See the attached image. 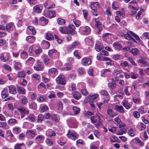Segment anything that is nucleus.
<instances>
[{
    "label": "nucleus",
    "mask_w": 149,
    "mask_h": 149,
    "mask_svg": "<svg viewBox=\"0 0 149 149\" xmlns=\"http://www.w3.org/2000/svg\"><path fill=\"white\" fill-rule=\"evenodd\" d=\"M79 31L82 35H88L90 34L91 29L88 26H86L85 27H81L79 28Z\"/></svg>",
    "instance_id": "1"
},
{
    "label": "nucleus",
    "mask_w": 149,
    "mask_h": 149,
    "mask_svg": "<svg viewBox=\"0 0 149 149\" xmlns=\"http://www.w3.org/2000/svg\"><path fill=\"white\" fill-rule=\"evenodd\" d=\"M56 81L58 84L65 85V76L63 75H60L56 78Z\"/></svg>",
    "instance_id": "2"
},
{
    "label": "nucleus",
    "mask_w": 149,
    "mask_h": 149,
    "mask_svg": "<svg viewBox=\"0 0 149 149\" xmlns=\"http://www.w3.org/2000/svg\"><path fill=\"white\" fill-rule=\"evenodd\" d=\"M67 136L70 139H78L79 135L75 132H71L68 130L67 134Z\"/></svg>",
    "instance_id": "3"
},
{
    "label": "nucleus",
    "mask_w": 149,
    "mask_h": 149,
    "mask_svg": "<svg viewBox=\"0 0 149 149\" xmlns=\"http://www.w3.org/2000/svg\"><path fill=\"white\" fill-rule=\"evenodd\" d=\"M44 15L46 17L52 18L56 16L55 12L54 11L45 10L44 12Z\"/></svg>",
    "instance_id": "4"
},
{
    "label": "nucleus",
    "mask_w": 149,
    "mask_h": 149,
    "mask_svg": "<svg viewBox=\"0 0 149 149\" xmlns=\"http://www.w3.org/2000/svg\"><path fill=\"white\" fill-rule=\"evenodd\" d=\"M68 34H71L73 35L76 34V31H75V28L73 24H70L69 25L68 27Z\"/></svg>",
    "instance_id": "5"
},
{
    "label": "nucleus",
    "mask_w": 149,
    "mask_h": 149,
    "mask_svg": "<svg viewBox=\"0 0 149 149\" xmlns=\"http://www.w3.org/2000/svg\"><path fill=\"white\" fill-rule=\"evenodd\" d=\"M19 111L21 114L22 115L21 118H22L25 116V114L26 113L28 115L29 113V110L24 107L21 108L17 109Z\"/></svg>",
    "instance_id": "6"
},
{
    "label": "nucleus",
    "mask_w": 149,
    "mask_h": 149,
    "mask_svg": "<svg viewBox=\"0 0 149 149\" xmlns=\"http://www.w3.org/2000/svg\"><path fill=\"white\" fill-rule=\"evenodd\" d=\"M95 26L99 30L98 33L100 34V31L102 29V27L101 26L102 23L98 17L95 18Z\"/></svg>",
    "instance_id": "7"
},
{
    "label": "nucleus",
    "mask_w": 149,
    "mask_h": 149,
    "mask_svg": "<svg viewBox=\"0 0 149 149\" xmlns=\"http://www.w3.org/2000/svg\"><path fill=\"white\" fill-rule=\"evenodd\" d=\"M106 112L108 115L111 118L116 116L117 113H116L111 108H108L106 110Z\"/></svg>",
    "instance_id": "8"
},
{
    "label": "nucleus",
    "mask_w": 149,
    "mask_h": 149,
    "mask_svg": "<svg viewBox=\"0 0 149 149\" xmlns=\"http://www.w3.org/2000/svg\"><path fill=\"white\" fill-rule=\"evenodd\" d=\"M1 60L3 62H6L9 60V53L4 52L1 55Z\"/></svg>",
    "instance_id": "9"
},
{
    "label": "nucleus",
    "mask_w": 149,
    "mask_h": 149,
    "mask_svg": "<svg viewBox=\"0 0 149 149\" xmlns=\"http://www.w3.org/2000/svg\"><path fill=\"white\" fill-rule=\"evenodd\" d=\"M81 63L83 65L87 66L90 65L92 62L91 59L84 57L82 59Z\"/></svg>",
    "instance_id": "10"
},
{
    "label": "nucleus",
    "mask_w": 149,
    "mask_h": 149,
    "mask_svg": "<svg viewBox=\"0 0 149 149\" xmlns=\"http://www.w3.org/2000/svg\"><path fill=\"white\" fill-rule=\"evenodd\" d=\"M14 69L16 70H20L22 67V65L21 63L17 61H15L13 65Z\"/></svg>",
    "instance_id": "11"
},
{
    "label": "nucleus",
    "mask_w": 149,
    "mask_h": 149,
    "mask_svg": "<svg viewBox=\"0 0 149 149\" xmlns=\"http://www.w3.org/2000/svg\"><path fill=\"white\" fill-rule=\"evenodd\" d=\"M73 98L76 100H79L81 97V95L78 91H75L72 93Z\"/></svg>",
    "instance_id": "12"
},
{
    "label": "nucleus",
    "mask_w": 149,
    "mask_h": 149,
    "mask_svg": "<svg viewBox=\"0 0 149 149\" xmlns=\"http://www.w3.org/2000/svg\"><path fill=\"white\" fill-rule=\"evenodd\" d=\"M37 65L34 67V70L37 71L41 70L43 68L42 63L38 60L37 61Z\"/></svg>",
    "instance_id": "13"
},
{
    "label": "nucleus",
    "mask_w": 149,
    "mask_h": 149,
    "mask_svg": "<svg viewBox=\"0 0 149 149\" xmlns=\"http://www.w3.org/2000/svg\"><path fill=\"white\" fill-rule=\"evenodd\" d=\"M115 108L118 112L123 113L125 112L123 107L122 105H116L115 106Z\"/></svg>",
    "instance_id": "14"
},
{
    "label": "nucleus",
    "mask_w": 149,
    "mask_h": 149,
    "mask_svg": "<svg viewBox=\"0 0 149 149\" xmlns=\"http://www.w3.org/2000/svg\"><path fill=\"white\" fill-rule=\"evenodd\" d=\"M8 88L10 93L15 94L17 93L16 88L15 86L13 85L9 86H8Z\"/></svg>",
    "instance_id": "15"
},
{
    "label": "nucleus",
    "mask_w": 149,
    "mask_h": 149,
    "mask_svg": "<svg viewBox=\"0 0 149 149\" xmlns=\"http://www.w3.org/2000/svg\"><path fill=\"white\" fill-rule=\"evenodd\" d=\"M91 7L92 9L95 12L97 8H98L99 7V3L97 2H92Z\"/></svg>",
    "instance_id": "16"
},
{
    "label": "nucleus",
    "mask_w": 149,
    "mask_h": 149,
    "mask_svg": "<svg viewBox=\"0 0 149 149\" xmlns=\"http://www.w3.org/2000/svg\"><path fill=\"white\" fill-rule=\"evenodd\" d=\"M129 52L134 56H137L139 54V50L136 48H134L130 49Z\"/></svg>",
    "instance_id": "17"
},
{
    "label": "nucleus",
    "mask_w": 149,
    "mask_h": 149,
    "mask_svg": "<svg viewBox=\"0 0 149 149\" xmlns=\"http://www.w3.org/2000/svg\"><path fill=\"white\" fill-rule=\"evenodd\" d=\"M91 120L93 123H95L97 122L100 120V118L97 115H94L91 117Z\"/></svg>",
    "instance_id": "18"
},
{
    "label": "nucleus",
    "mask_w": 149,
    "mask_h": 149,
    "mask_svg": "<svg viewBox=\"0 0 149 149\" xmlns=\"http://www.w3.org/2000/svg\"><path fill=\"white\" fill-rule=\"evenodd\" d=\"M121 104L127 109L130 108L132 107L131 105L128 103V101L126 100H123Z\"/></svg>",
    "instance_id": "19"
},
{
    "label": "nucleus",
    "mask_w": 149,
    "mask_h": 149,
    "mask_svg": "<svg viewBox=\"0 0 149 149\" xmlns=\"http://www.w3.org/2000/svg\"><path fill=\"white\" fill-rule=\"evenodd\" d=\"M54 54L57 55V56L58 58L59 55V53L56 50L52 49L49 50L48 52V55L50 57H52V55Z\"/></svg>",
    "instance_id": "20"
},
{
    "label": "nucleus",
    "mask_w": 149,
    "mask_h": 149,
    "mask_svg": "<svg viewBox=\"0 0 149 149\" xmlns=\"http://www.w3.org/2000/svg\"><path fill=\"white\" fill-rule=\"evenodd\" d=\"M42 9V7L40 5H36L34 6L33 8L34 11L37 13H40Z\"/></svg>",
    "instance_id": "21"
},
{
    "label": "nucleus",
    "mask_w": 149,
    "mask_h": 149,
    "mask_svg": "<svg viewBox=\"0 0 149 149\" xmlns=\"http://www.w3.org/2000/svg\"><path fill=\"white\" fill-rule=\"evenodd\" d=\"M113 47L115 49L119 50L121 49L122 46L119 42H116L113 43Z\"/></svg>",
    "instance_id": "22"
},
{
    "label": "nucleus",
    "mask_w": 149,
    "mask_h": 149,
    "mask_svg": "<svg viewBox=\"0 0 149 149\" xmlns=\"http://www.w3.org/2000/svg\"><path fill=\"white\" fill-rule=\"evenodd\" d=\"M26 39L27 41L31 43H32L35 41V38L33 36H29L26 38Z\"/></svg>",
    "instance_id": "23"
},
{
    "label": "nucleus",
    "mask_w": 149,
    "mask_h": 149,
    "mask_svg": "<svg viewBox=\"0 0 149 149\" xmlns=\"http://www.w3.org/2000/svg\"><path fill=\"white\" fill-rule=\"evenodd\" d=\"M112 57L115 60H121L123 58V56L122 55L118 54L112 55Z\"/></svg>",
    "instance_id": "24"
},
{
    "label": "nucleus",
    "mask_w": 149,
    "mask_h": 149,
    "mask_svg": "<svg viewBox=\"0 0 149 149\" xmlns=\"http://www.w3.org/2000/svg\"><path fill=\"white\" fill-rule=\"evenodd\" d=\"M68 28L65 26L61 27H60L59 28V31H60L61 33L64 34H68Z\"/></svg>",
    "instance_id": "25"
},
{
    "label": "nucleus",
    "mask_w": 149,
    "mask_h": 149,
    "mask_svg": "<svg viewBox=\"0 0 149 149\" xmlns=\"http://www.w3.org/2000/svg\"><path fill=\"white\" fill-rule=\"evenodd\" d=\"M26 134L29 136H30L32 138H33L35 136V132L32 130H27L26 132Z\"/></svg>",
    "instance_id": "26"
},
{
    "label": "nucleus",
    "mask_w": 149,
    "mask_h": 149,
    "mask_svg": "<svg viewBox=\"0 0 149 149\" xmlns=\"http://www.w3.org/2000/svg\"><path fill=\"white\" fill-rule=\"evenodd\" d=\"M110 72V70L108 69L103 70L101 71V75L103 77H106Z\"/></svg>",
    "instance_id": "27"
},
{
    "label": "nucleus",
    "mask_w": 149,
    "mask_h": 149,
    "mask_svg": "<svg viewBox=\"0 0 149 149\" xmlns=\"http://www.w3.org/2000/svg\"><path fill=\"white\" fill-rule=\"evenodd\" d=\"M8 93L7 90L6 89H4L1 92V96L3 98H5L8 97Z\"/></svg>",
    "instance_id": "28"
},
{
    "label": "nucleus",
    "mask_w": 149,
    "mask_h": 149,
    "mask_svg": "<svg viewBox=\"0 0 149 149\" xmlns=\"http://www.w3.org/2000/svg\"><path fill=\"white\" fill-rule=\"evenodd\" d=\"M17 90L18 93H19L23 94H25V90L22 87L20 86H17Z\"/></svg>",
    "instance_id": "29"
},
{
    "label": "nucleus",
    "mask_w": 149,
    "mask_h": 149,
    "mask_svg": "<svg viewBox=\"0 0 149 149\" xmlns=\"http://www.w3.org/2000/svg\"><path fill=\"white\" fill-rule=\"evenodd\" d=\"M129 33L135 38L136 40L138 42H139L141 41V39L135 33L130 31H129Z\"/></svg>",
    "instance_id": "30"
},
{
    "label": "nucleus",
    "mask_w": 149,
    "mask_h": 149,
    "mask_svg": "<svg viewBox=\"0 0 149 149\" xmlns=\"http://www.w3.org/2000/svg\"><path fill=\"white\" fill-rule=\"evenodd\" d=\"M46 38L48 40H52L54 39V37L52 33L48 32L46 34Z\"/></svg>",
    "instance_id": "31"
},
{
    "label": "nucleus",
    "mask_w": 149,
    "mask_h": 149,
    "mask_svg": "<svg viewBox=\"0 0 149 149\" xmlns=\"http://www.w3.org/2000/svg\"><path fill=\"white\" fill-rule=\"evenodd\" d=\"M13 132L15 134H18L20 133L21 131V128L18 126H15L13 128Z\"/></svg>",
    "instance_id": "32"
},
{
    "label": "nucleus",
    "mask_w": 149,
    "mask_h": 149,
    "mask_svg": "<svg viewBox=\"0 0 149 149\" xmlns=\"http://www.w3.org/2000/svg\"><path fill=\"white\" fill-rule=\"evenodd\" d=\"M42 49L40 47H36L33 48V51L36 55L39 54L42 52Z\"/></svg>",
    "instance_id": "33"
},
{
    "label": "nucleus",
    "mask_w": 149,
    "mask_h": 149,
    "mask_svg": "<svg viewBox=\"0 0 149 149\" xmlns=\"http://www.w3.org/2000/svg\"><path fill=\"white\" fill-rule=\"evenodd\" d=\"M73 112L75 115L79 114L80 112V109L77 107H74L72 108Z\"/></svg>",
    "instance_id": "34"
},
{
    "label": "nucleus",
    "mask_w": 149,
    "mask_h": 149,
    "mask_svg": "<svg viewBox=\"0 0 149 149\" xmlns=\"http://www.w3.org/2000/svg\"><path fill=\"white\" fill-rule=\"evenodd\" d=\"M28 56V54L27 52L23 51L20 53L21 57L23 59L26 58Z\"/></svg>",
    "instance_id": "35"
},
{
    "label": "nucleus",
    "mask_w": 149,
    "mask_h": 149,
    "mask_svg": "<svg viewBox=\"0 0 149 149\" xmlns=\"http://www.w3.org/2000/svg\"><path fill=\"white\" fill-rule=\"evenodd\" d=\"M126 132V130L125 128L120 129L118 130L116 133L118 135H122L123 134L125 133Z\"/></svg>",
    "instance_id": "36"
},
{
    "label": "nucleus",
    "mask_w": 149,
    "mask_h": 149,
    "mask_svg": "<svg viewBox=\"0 0 149 149\" xmlns=\"http://www.w3.org/2000/svg\"><path fill=\"white\" fill-rule=\"evenodd\" d=\"M58 24L61 25H64L65 23V21L64 19H63L60 18H58L57 19Z\"/></svg>",
    "instance_id": "37"
},
{
    "label": "nucleus",
    "mask_w": 149,
    "mask_h": 149,
    "mask_svg": "<svg viewBox=\"0 0 149 149\" xmlns=\"http://www.w3.org/2000/svg\"><path fill=\"white\" fill-rule=\"evenodd\" d=\"M28 118L29 119V121L33 123L35 122V116L33 114H30L28 117Z\"/></svg>",
    "instance_id": "38"
},
{
    "label": "nucleus",
    "mask_w": 149,
    "mask_h": 149,
    "mask_svg": "<svg viewBox=\"0 0 149 149\" xmlns=\"http://www.w3.org/2000/svg\"><path fill=\"white\" fill-rule=\"evenodd\" d=\"M26 76V73L24 71H21L19 72L18 73V77L24 78Z\"/></svg>",
    "instance_id": "39"
},
{
    "label": "nucleus",
    "mask_w": 149,
    "mask_h": 149,
    "mask_svg": "<svg viewBox=\"0 0 149 149\" xmlns=\"http://www.w3.org/2000/svg\"><path fill=\"white\" fill-rule=\"evenodd\" d=\"M46 99V98L44 95H40L37 98V100L39 102H42Z\"/></svg>",
    "instance_id": "40"
},
{
    "label": "nucleus",
    "mask_w": 149,
    "mask_h": 149,
    "mask_svg": "<svg viewBox=\"0 0 149 149\" xmlns=\"http://www.w3.org/2000/svg\"><path fill=\"white\" fill-rule=\"evenodd\" d=\"M130 33L129 34L128 33L125 34L122 33L121 35L122 36H124L126 39L128 40H131V38L132 36L130 35Z\"/></svg>",
    "instance_id": "41"
},
{
    "label": "nucleus",
    "mask_w": 149,
    "mask_h": 149,
    "mask_svg": "<svg viewBox=\"0 0 149 149\" xmlns=\"http://www.w3.org/2000/svg\"><path fill=\"white\" fill-rule=\"evenodd\" d=\"M29 107L31 109H36L37 108L36 104L34 102H31L29 105Z\"/></svg>",
    "instance_id": "42"
},
{
    "label": "nucleus",
    "mask_w": 149,
    "mask_h": 149,
    "mask_svg": "<svg viewBox=\"0 0 149 149\" xmlns=\"http://www.w3.org/2000/svg\"><path fill=\"white\" fill-rule=\"evenodd\" d=\"M57 71V69L55 68H53L50 69L49 70L48 73L50 75H54Z\"/></svg>",
    "instance_id": "43"
},
{
    "label": "nucleus",
    "mask_w": 149,
    "mask_h": 149,
    "mask_svg": "<svg viewBox=\"0 0 149 149\" xmlns=\"http://www.w3.org/2000/svg\"><path fill=\"white\" fill-rule=\"evenodd\" d=\"M120 65L122 67H129L130 65L129 63L126 61H122L120 63Z\"/></svg>",
    "instance_id": "44"
},
{
    "label": "nucleus",
    "mask_w": 149,
    "mask_h": 149,
    "mask_svg": "<svg viewBox=\"0 0 149 149\" xmlns=\"http://www.w3.org/2000/svg\"><path fill=\"white\" fill-rule=\"evenodd\" d=\"M8 122L9 124H16L17 123V120L15 119L10 118L8 120Z\"/></svg>",
    "instance_id": "45"
},
{
    "label": "nucleus",
    "mask_w": 149,
    "mask_h": 149,
    "mask_svg": "<svg viewBox=\"0 0 149 149\" xmlns=\"http://www.w3.org/2000/svg\"><path fill=\"white\" fill-rule=\"evenodd\" d=\"M28 28L32 32L33 35H34L36 34V31L33 27L31 26H29L28 27Z\"/></svg>",
    "instance_id": "46"
},
{
    "label": "nucleus",
    "mask_w": 149,
    "mask_h": 149,
    "mask_svg": "<svg viewBox=\"0 0 149 149\" xmlns=\"http://www.w3.org/2000/svg\"><path fill=\"white\" fill-rule=\"evenodd\" d=\"M44 62L45 64L47 65L49 63V59L48 58L47 56H43Z\"/></svg>",
    "instance_id": "47"
},
{
    "label": "nucleus",
    "mask_w": 149,
    "mask_h": 149,
    "mask_svg": "<svg viewBox=\"0 0 149 149\" xmlns=\"http://www.w3.org/2000/svg\"><path fill=\"white\" fill-rule=\"evenodd\" d=\"M35 61L34 59L32 57H30L26 61V63L27 64L29 63H31L32 64Z\"/></svg>",
    "instance_id": "48"
},
{
    "label": "nucleus",
    "mask_w": 149,
    "mask_h": 149,
    "mask_svg": "<svg viewBox=\"0 0 149 149\" xmlns=\"http://www.w3.org/2000/svg\"><path fill=\"white\" fill-rule=\"evenodd\" d=\"M7 136L10 137V139H14L13 135L11 132L10 130H8L7 131Z\"/></svg>",
    "instance_id": "49"
},
{
    "label": "nucleus",
    "mask_w": 149,
    "mask_h": 149,
    "mask_svg": "<svg viewBox=\"0 0 149 149\" xmlns=\"http://www.w3.org/2000/svg\"><path fill=\"white\" fill-rule=\"evenodd\" d=\"M21 100L22 103L24 105L26 104L28 102L27 98L25 96H23Z\"/></svg>",
    "instance_id": "50"
},
{
    "label": "nucleus",
    "mask_w": 149,
    "mask_h": 149,
    "mask_svg": "<svg viewBox=\"0 0 149 149\" xmlns=\"http://www.w3.org/2000/svg\"><path fill=\"white\" fill-rule=\"evenodd\" d=\"M44 117L42 114H40L38 116V122L39 123L41 122L44 120Z\"/></svg>",
    "instance_id": "51"
},
{
    "label": "nucleus",
    "mask_w": 149,
    "mask_h": 149,
    "mask_svg": "<svg viewBox=\"0 0 149 149\" xmlns=\"http://www.w3.org/2000/svg\"><path fill=\"white\" fill-rule=\"evenodd\" d=\"M98 96V95L97 94H96L91 95H89L88 96L89 99L91 100H93L96 99Z\"/></svg>",
    "instance_id": "52"
},
{
    "label": "nucleus",
    "mask_w": 149,
    "mask_h": 149,
    "mask_svg": "<svg viewBox=\"0 0 149 149\" xmlns=\"http://www.w3.org/2000/svg\"><path fill=\"white\" fill-rule=\"evenodd\" d=\"M32 78L34 80H39L40 79V76L37 74H33L32 75Z\"/></svg>",
    "instance_id": "53"
},
{
    "label": "nucleus",
    "mask_w": 149,
    "mask_h": 149,
    "mask_svg": "<svg viewBox=\"0 0 149 149\" xmlns=\"http://www.w3.org/2000/svg\"><path fill=\"white\" fill-rule=\"evenodd\" d=\"M100 93L101 95H104L107 97H108L109 96L108 93L105 90H102L100 91Z\"/></svg>",
    "instance_id": "54"
},
{
    "label": "nucleus",
    "mask_w": 149,
    "mask_h": 149,
    "mask_svg": "<svg viewBox=\"0 0 149 149\" xmlns=\"http://www.w3.org/2000/svg\"><path fill=\"white\" fill-rule=\"evenodd\" d=\"M116 14L119 15L120 16L124 17L125 16V13L124 12L121 11H118L116 12Z\"/></svg>",
    "instance_id": "55"
},
{
    "label": "nucleus",
    "mask_w": 149,
    "mask_h": 149,
    "mask_svg": "<svg viewBox=\"0 0 149 149\" xmlns=\"http://www.w3.org/2000/svg\"><path fill=\"white\" fill-rule=\"evenodd\" d=\"M78 73L81 75L84 74L85 73L84 70V68H79L78 70Z\"/></svg>",
    "instance_id": "56"
},
{
    "label": "nucleus",
    "mask_w": 149,
    "mask_h": 149,
    "mask_svg": "<svg viewBox=\"0 0 149 149\" xmlns=\"http://www.w3.org/2000/svg\"><path fill=\"white\" fill-rule=\"evenodd\" d=\"M73 22L74 24L75 25L76 27H78L79 26L81 25L80 21L78 19H75L73 21Z\"/></svg>",
    "instance_id": "57"
},
{
    "label": "nucleus",
    "mask_w": 149,
    "mask_h": 149,
    "mask_svg": "<svg viewBox=\"0 0 149 149\" xmlns=\"http://www.w3.org/2000/svg\"><path fill=\"white\" fill-rule=\"evenodd\" d=\"M117 128L115 127H112L111 128H109V131L113 133H115L117 132Z\"/></svg>",
    "instance_id": "58"
},
{
    "label": "nucleus",
    "mask_w": 149,
    "mask_h": 149,
    "mask_svg": "<svg viewBox=\"0 0 149 149\" xmlns=\"http://www.w3.org/2000/svg\"><path fill=\"white\" fill-rule=\"evenodd\" d=\"M138 61L140 63H142L145 65L146 66L148 64L147 62L144 59L142 58L138 60Z\"/></svg>",
    "instance_id": "59"
},
{
    "label": "nucleus",
    "mask_w": 149,
    "mask_h": 149,
    "mask_svg": "<svg viewBox=\"0 0 149 149\" xmlns=\"http://www.w3.org/2000/svg\"><path fill=\"white\" fill-rule=\"evenodd\" d=\"M13 25V24L12 23H9L7 24L6 26V29L8 31H10V28Z\"/></svg>",
    "instance_id": "60"
},
{
    "label": "nucleus",
    "mask_w": 149,
    "mask_h": 149,
    "mask_svg": "<svg viewBox=\"0 0 149 149\" xmlns=\"http://www.w3.org/2000/svg\"><path fill=\"white\" fill-rule=\"evenodd\" d=\"M133 115L134 117L136 118H138L140 117V114L139 112L135 111L133 113Z\"/></svg>",
    "instance_id": "61"
},
{
    "label": "nucleus",
    "mask_w": 149,
    "mask_h": 149,
    "mask_svg": "<svg viewBox=\"0 0 149 149\" xmlns=\"http://www.w3.org/2000/svg\"><path fill=\"white\" fill-rule=\"evenodd\" d=\"M127 59L128 61L130 62L132 65L135 66L137 65V64L135 63V62L133 60L132 58L128 57L127 58Z\"/></svg>",
    "instance_id": "62"
},
{
    "label": "nucleus",
    "mask_w": 149,
    "mask_h": 149,
    "mask_svg": "<svg viewBox=\"0 0 149 149\" xmlns=\"http://www.w3.org/2000/svg\"><path fill=\"white\" fill-rule=\"evenodd\" d=\"M116 85V83H109L108 86L111 89H113L115 88Z\"/></svg>",
    "instance_id": "63"
},
{
    "label": "nucleus",
    "mask_w": 149,
    "mask_h": 149,
    "mask_svg": "<svg viewBox=\"0 0 149 149\" xmlns=\"http://www.w3.org/2000/svg\"><path fill=\"white\" fill-rule=\"evenodd\" d=\"M112 6V8L113 9L115 10H117L118 9V7L117 6L116 2H114L113 3Z\"/></svg>",
    "instance_id": "64"
}]
</instances>
